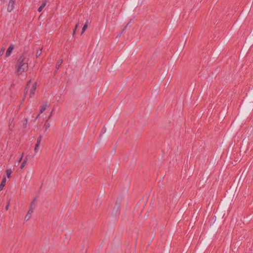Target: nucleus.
Segmentation results:
<instances>
[{
    "label": "nucleus",
    "mask_w": 253,
    "mask_h": 253,
    "mask_svg": "<svg viewBox=\"0 0 253 253\" xmlns=\"http://www.w3.org/2000/svg\"><path fill=\"white\" fill-rule=\"evenodd\" d=\"M39 145H40V144L36 143V144L35 147V151L36 153H37L38 151V149Z\"/></svg>",
    "instance_id": "14"
},
{
    "label": "nucleus",
    "mask_w": 253,
    "mask_h": 253,
    "mask_svg": "<svg viewBox=\"0 0 253 253\" xmlns=\"http://www.w3.org/2000/svg\"><path fill=\"white\" fill-rule=\"evenodd\" d=\"M28 58H27L24 55L21 56L18 59L16 68V70L19 73L26 72L28 69Z\"/></svg>",
    "instance_id": "1"
},
{
    "label": "nucleus",
    "mask_w": 253,
    "mask_h": 253,
    "mask_svg": "<svg viewBox=\"0 0 253 253\" xmlns=\"http://www.w3.org/2000/svg\"><path fill=\"white\" fill-rule=\"evenodd\" d=\"M15 0H10L7 7V11L11 12L13 9V5L15 3Z\"/></svg>",
    "instance_id": "3"
},
{
    "label": "nucleus",
    "mask_w": 253,
    "mask_h": 253,
    "mask_svg": "<svg viewBox=\"0 0 253 253\" xmlns=\"http://www.w3.org/2000/svg\"><path fill=\"white\" fill-rule=\"evenodd\" d=\"M27 123V120H25V121H24V125H26Z\"/></svg>",
    "instance_id": "23"
},
{
    "label": "nucleus",
    "mask_w": 253,
    "mask_h": 253,
    "mask_svg": "<svg viewBox=\"0 0 253 253\" xmlns=\"http://www.w3.org/2000/svg\"><path fill=\"white\" fill-rule=\"evenodd\" d=\"M46 1L45 0L44 1L42 2V4H41V5L38 8V11L39 12H41L42 9L43 8V7L46 5Z\"/></svg>",
    "instance_id": "9"
},
{
    "label": "nucleus",
    "mask_w": 253,
    "mask_h": 253,
    "mask_svg": "<svg viewBox=\"0 0 253 253\" xmlns=\"http://www.w3.org/2000/svg\"><path fill=\"white\" fill-rule=\"evenodd\" d=\"M41 139H42V136H40L38 138V139H37V143H38V144H40V143H41Z\"/></svg>",
    "instance_id": "15"
},
{
    "label": "nucleus",
    "mask_w": 253,
    "mask_h": 253,
    "mask_svg": "<svg viewBox=\"0 0 253 253\" xmlns=\"http://www.w3.org/2000/svg\"><path fill=\"white\" fill-rule=\"evenodd\" d=\"M87 26H88V25L87 24H85L84 25V26H83V29H82V33H81L82 34L84 32V31L87 29Z\"/></svg>",
    "instance_id": "10"
},
{
    "label": "nucleus",
    "mask_w": 253,
    "mask_h": 253,
    "mask_svg": "<svg viewBox=\"0 0 253 253\" xmlns=\"http://www.w3.org/2000/svg\"><path fill=\"white\" fill-rule=\"evenodd\" d=\"M9 204H8L6 205V206L5 207V210H6V211H7V210H8V209H9Z\"/></svg>",
    "instance_id": "21"
},
{
    "label": "nucleus",
    "mask_w": 253,
    "mask_h": 253,
    "mask_svg": "<svg viewBox=\"0 0 253 253\" xmlns=\"http://www.w3.org/2000/svg\"><path fill=\"white\" fill-rule=\"evenodd\" d=\"M6 179L5 177H4L3 178V179L1 181V182L0 184V191H1L3 189L4 186L6 183Z\"/></svg>",
    "instance_id": "7"
},
{
    "label": "nucleus",
    "mask_w": 253,
    "mask_h": 253,
    "mask_svg": "<svg viewBox=\"0 0 253 253\" xmlns=\"http://www.w3.org/2000/svg\"><path fill=\"white\" fill-rule=\"evenodd\" d=\"M51 114H52V113H50V115H49V117H48V119H49V118L50 117V116H51Z\"/></svg>",
    "instance_id": "26"
},
{
    "label": "nucleus",
    "mask_w": 253,
    "mask_h": 253,
    "mask_svg": "<svg viewBox=\"0 0 253 253\" xmlns=\"http://www.w3.org/2000/svg\"><path fill=\"white\" fill-rule=\"evenodd\" d=\"M48 106L47 102H44L42 106H41L40 111V114H41L42 112H43L47 108V107Z\"/></svg>",
    "instance_id": "6"
},
{
    "label": "nucleus",
    "mask_w": 253,
    "mask_h": 253,
    "mask_svg": "<svg viewBox=\"0 0 253 253\" xmlns=\"http://www.w3.org/2000/svg\"><path fill=\"white\" fill-rule=\"evenodd\" d=\"M13 119H10L9 121V129L12 130L14 127V124L13 123Z\"/></svg>",
    "instance_id": "8"
},
{
    "label": "nucleus",
    "mask_w": 253,
    "mask_h": 253,
    "mask_svg": "<svg viewBox=\"0 0 253 253\" xmlns=\"http://www.w3.org/2000/svg\"><path fill=\"white\" fill-rule=\"evenodd\" d=\"M105 132H106V128L104 127V128L102 129V131H101V134H103V133H104Z\"/></svg>",
    "instance_id": "19"
},
{
    "label": "nucleus",
    "mask_w": 253,
    "mask_h": 253,
    "mask_svg": "<svg viewBox=\"0 0 253 253\" xmlns=\"http://www.w3.org/2000/svg\"><path fill=\"white\" fill-rule=\"evenodd\" d=\"M40 115H41V114H40V113H39L38 114V115H37V117H36V119H38V118L39 117V116H40Z\"/></svg>",
    "instance_id": "24"
},
{
    "label": "nucleus",
    "mask_w": 253,
    "mask_h": 253,
    "mask_svg": "<svg viewBox=\"0 0 253 253\" xmlns=\"http://www.w3.org/2000/svg\"><path fill=\"white\" fill-rule=\"evenodd\" d=\"M30 83L31 81H29L27 85L26 88V92L25 94H27L28 93H29L30 96L31 97H33L35 94V92L36 89V85L37 84L36 83H35L31 87H30Z\"/></svg>",
    "instance_id": "2"
},
{
    "label": "nucleus",
    "mask_w": 253,
    "mask_h": 253,
    "mask_svg": "<svg viewBox=\"0 0 253 253\" xmlns=\"http://www.w3.org/2000/svg\"><path fill=\"white\" fill-rule=\"evenodd\" d=\"M23 156H24V153H22V154H21V157H20V159H19V160L18 161L19 162H20L22 161V160L23 159Z\"/></svg>",
    "instance_id": "18"
},
{
    "label": "nucleus",
    "mask_w": 253,
    "mask_h": 253,
    "mask_svg": "<svg viewBox=\"0 0 253 253\" xmlns=\"http://www.w3.org/2000/svg\"><path fill=\"white\" fill-rule=\"evenodd\" d=\"M26 164L27 163L26 162V161H23L21 165L20 166V169H23L24 168V167L26 165Z\"/></svg>",
    "instance_id": "12"
},
{
    "label": "nucleus",
    "mask_w": 253,
    "mask_h": 253,
    "mask_svg": "<svg viewBox=\"0 0 253 253\" xmlns=\"http://www.w3.org/2000/svg\"><path fill=\"white\" fill-rule=\"evenodd\" d=\"M11 173L12 171L11 169H7L6 170V175L8 178L10 177Z\"/></svg>",
    "instance_id": "11"
},
{
    "label": "nucleus",
    "mask_w": 253,
    "mask_h": 253,
    "mask_svg": "<svg viewBox=\"0 0 253 253\" xmlns=\"http://www.w3.org/2000/svg\"><path fill=\"white\" fill-rule=\"evenodd\" d=\"M41 53H42V50H38L37 52V57L41 55Z\"/></svg>",
    "instance_id": "17"
},
{
    "label": "nucleus",
    "mask_w": 253,
    "mask_h": 253,
    "mask_svg": "<svg viewBox=\"0 0 253 253\" xmlns=\"http://www.w3.org/2000/svg\"><path fill=\"white\" fill-rule=\"evenodd\" d=\"M34 208H30V209L29 210V211H28L27 214L25 216V220H28L31 217L32 214L33 212Z\"/></svg>",
    "instance_id": "4"
},
{
    "label": "nucleus",
    "mask_w": 253,
    "mask_h": 253,
    "mask_svg": "<svg viewBox=\"0 0 253 253\" xmlns=\"http://www.w3.org/2000/svg\"><path fill=\"white\" fill-rule=\"evenodd\" d=\"M29 155L27 156L26 158L24 159V161H26V162L27 163V161L28 159Z\"/></svg>",
    "instance_id": "22"
},
{
    "label": "nucleus",
    "mask_w": 253,
    "mask_h": 253,
    "mask_svg": "<svg viewBox=\"0 0 253 253\" xmlns=\"http://www.w3.org/2000/svg\"><path fill=\"white\" fill-rule=\"evenodd\" d=\"M79 23H78L77 24H76V26H75V29L74 30V31H73V34H75V32H76V30H77V29L78 28V27H79Z\"/></svg>",
    "instance_id": "16"
},
{
    "label": "nucleus",
    "mask_w": 253,
    "mask_h": 253,
    "mask_svg": "<svg viewBox=\"0 0 253 253\" xmlns=\"http://www.w3.org/2000/svg\"><path fill=\"white\" fill-rule=\"evenodd\" d=\"M14 48V45L13 44H11L9 47L8 48H7V50H6V53H5V56H7V57H8L10 55L11 53V52L12 51V50Z\"/></svg>",
    "instance_id": "5"
},
{
    "label": "nucleus",
    "mask_w": 253,
    "mask_h": 253,
    "mask_svg": "<svg viewBox=\"0 0 253 253\" xmlns=\"http://www.w3.org/2000/svg\"><path fill=\"white\" fill-rule=\"evenodd\" d=\"M35 202V200H34L31 203V207L30 208H34L33 205H34Z\"/></svg>",
    "instance_id": "20"
},
{
    "label": "nucleus",
    "mask_w": 253,
    "mask_h": 253,
    "mask_svg": "<svg viewBox=\"0 0 253 253\" xmlns=\"http://www.w3.org/2000/svg\"><path fill=\"white\" fill-rule=\"evenodd\" d=\"M60 65V64H59L58 65H57V69H58L59 68Z\"/></svg>",
    "instance_id": "25"
},
{
    "label": "nucleus",
    "mask_w": 253,
    "mask_h": 253,
    "mask_svg": "<svg viewBox=\"0 0 253 253\" xmlns=\"http://www.w3.org/2000/svg\"><path fill=\"white\" fill-rule=\"evenodd\" d=\"M50 125L49 123H47L45 124V130H47L48 128L50 127Z\"/></svg>",
    "instance_id": "13"
}]
</instances>
